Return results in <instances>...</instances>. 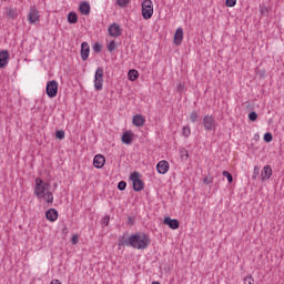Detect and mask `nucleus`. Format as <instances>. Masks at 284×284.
<instances>
[{"instance_id":"obj_1","label":"nucleus","mask_w":284,"mask_h":284,"mask_svg":"<svg viewBox=\"0 0 284 284\" xmlns=\"http://www.w3.org/2000/svg\"><path fill=\"white\" fill-rule=\"evenodd\" d=\"M119 247H133L134 250H146V247L150 245V236H148L145 233H135L133 235H130L129 237L126 235H123L119 242Z\"/></svg>"},{"instance_id":"obj_2","label":"nucleus","mask_w":284,"mask_h":284,"mask_svg":"<svg viewBox=\"0 0 284 284\" xmlns=\"http://www.w3.org/2000/svg\"><path fill=\"white\" fill-rule=\"evenodd\" d=\"M52 185L43 181L41 178H37L34 182V195L39 201H43L47 205L54 203V194L52 193Z\"/></svg>"},{"instance_id":"obj_3","label":"nucleus","mask_w":284,"mask_h":284,"mask_svg":"<svg viewBox=\"0 0 284 284\" xmlns=\"http://www.w3.org/2000/svg\"><path fill=\"white\" fill-rule=\"evenodd\" d=\"M142 8V17L148 21L149 19H152V16L154 14V3L152 0H143L141 3Z\"/></svg>"},{"instance_id":"obj_4","label":"nucleus","mask_w":284,"mask_h":284,"mask_svg":"<svg viewBox=\"0 0 284 284\" xmlns=\"http://www.w3.org/2000/svg\"><path fill=\"white\" fill-rule=\"evenodd\" d=\"M45 91L49 99H54V97L59 94V82H57V80L49 81Z\"/></svg>"},{"instance_id":"obj_5","label":"nucleus","mask_w":284,"mask_h":284,"mask_svg":"<svg viewBox=\"0 0 284 284\" xmlns=\"http://www.w3.org/2000/svg\"><path fill=\"white\" fill-rule=\"evenodd\" d=\"M130 179L133 183V190L135 192H141V190L145 187V184L143 183V180H141V174H139V172H133Z\"/></svg>"},{"instance_id":"obj_6","label":"nucleus","mask_w":284,"mask_h":284,"mask_svg":"<svg viewBox=\"0 0 284 284\" xmlns=\"http://www.w3.org/2000/svg\"><path fill=\"white\" fill-rule=\"evenodd\" d=\"M203 125L206 132H214L216 131V119H214L213 115L207 114L203 118Z\"/></svg>"},{"instance_id":"obj_7","label":"nucleus","mask_w":284,"mask_h":284,"mask_svg":"<svg viewBox=\"0 0 284 284\" xmlns=\"http://www.w3.org/2000/svg\"><path fill=\"white\" fill-rule=\"evenodd\" d=\"M94 88L98 91L103 90V68H98L94 74Z\"/></svg>"},{"instance_id":"obj_8","label":"nucleus","mask_w":284,"mask_h":284,"mask_svg":"<svg viewBox=\"0 0 284 284\" xmlns=\"http://www.w3.org/2000/svg\"><path fill=\"white\" fill-rule=\"evenodd\" d=\"M27 19L31 24L39 23V21H41V14H39V10H37V7L30 8Z\"/></svg>"},{"instance_id":"obj_9","label":"nucleus","mask_w":284,"mask_h":284,"mask_svg":"<svg viewBox=\"0 0 284 284\" xmlns=\"http://www.w3.org/2000/svg\"><path fill=\"white\" fill-rule=\"evenodd\" d=\"M108 32L110 37L116 39L121 37L123 29H121V26L119 23H112L109 26Z\"/></svg>"},{"instance_id":"obj_10","label":"nucleus","mask_w":284,"mask_h":284,"mask_svg":"<svg viewBox=\"0 0 284 284\" xmlns=\"http://www.w3.org/2000/svg\"><path fill=\"white\" fill-rule=\"evenodd\" d=\"M156 170L159 174H168V172H170V162L165 160L160 161L156 165Z\"/></svg>"},{"instance_id":"obj_11","label":"nucleus","mask_w":284,"mask_h":284,"mask_svg":"<svg viewBox=\"0 0 284 284\" xmlns=\"http://www.w3.org/2000/svg\"><path fill=\"white\" fill-rule=\"evenodd\" d=\"M164 225H168L171 230H179L181 223H179V220L168 216L164 217Z\"/></svg>"},{"instance_id":"obj_12","label":"nucleus","mask_w":284,"mask_h":284,"mask_svg":"<svg viewBox=\"0 0 284 284\" xmlns=\"http://www.w3.org/2000/svg\"><path fill=\"white\" fill-rule=\"evenodd\" d=\"M93 165L97 168V170H101V168L105 165V156L102 154H97L93 159Z\"/></svg>"},{"instance_id":"obj_13","label":"nucleus","mask_w":284,"mask_h":284,"mask_svg":"<svg viewBox=\"0 0 284 284\" xmlns=\"http://www.w3.org/2000/svg\"><path fill=\"white\" fill-rule=\"evenodd\" d=\"M271 178H272V166L265 165L261 172V179L263 183H265V181H270Z\"/></svg>"},{"instance_id":"obj_14","label":"nucleus","mask_w":284,"mask_h":284,"mask_svg":"<svg viewBox=\"0 0 284 284\" xmlns=\"http://www.w3.org/2000/svg\"><path fill=\"white\" fill-rule=\"evenodd\" d=\"M89 57H90V44H88V42H82V44H81L82 61H88Z\"/></svg>"},{"instance_id":"obj_15","label":"nucleus","mask_w":284,"mask_h":284,"mask_svg":"<svg viewBox=\"0 0 284 284\" xmlns=\"http://www.w3.org/2000/svg\"><path fill=\"white\" fill-rule=\"evenodd\" d=\"M10 61V53L7 50L0 51V68H6Z\"/></svg>"},{"instance_id":"obj_16","label":"nucleus","mask_w":284,"mask_h":284,"mask_svg":"<svg viewBox=\"0 0 284 284\" xmlns=\"http://www.w3.org/2000/svg\"><path fill=\"white\" fill-rule=\"evenodd\" d=\"M47 221L54 223L59 219V212L55 209H49L45 213Z\"/></svg>"},{"instance_id":"obj_17","label":"nucleus","mask_w":284,"mask_h":284,"mask_svg":"<svg viewBox=\"0 0 284 284\" xmlns=\"http://www.w3.org/2000/svg\"><path fill=\"white\" fill-rule=\"evenodd\" d=\"M173 43L175 45H181V43H183V29L182 28H178L174 37H173Z\"/></svg>"},{"instance_id":"obj_18","label":"nucleus","mask_w":284,"mask_h":284,"mask_svg":"<svg viewBox=\"0 0 284 284\" xmlns=\"http://www.w3.org/2000/svg\"><path fill=\"white\" fill-rule=\"evenodd\" d=\"M132 123L135 128H143V125H145V118L141 114H136L133 116Z\"/></svg>"},{"instance_id":"obj_19","label":"nucleus","mask_w":284,"mask_h":284,"mask_svg":"<svg viewBox=\"0 0 284 284\" xmlns=\"http://www.w3.org/2000/svg\"><path fill=\"white\" fill-rule=\"evenodd\" d=\"M134 141V133L132 131H126L122 134V143L130 145Z\"/></svg>"},{"instance_id":"obj_20","label":"nucleus","mask_w":284,"mask_h":284,"mask_svg":"<svg viewBox=\"0 0 284 284\" xmlns=\"http://www.w3.org/2000/svg\"><path fill=\"white\" fill-rule=\"evenodd\" d=\"M79 10H80L81 14H84V16L90 14V3L82 2L79 7Z\"/></svg>"},{"instance_id":"obj_21","label":"nucleus","mask_w":284,"mask_h":284,"mask_svg":"<svg viewBox=\"0 0 284 284\" xmlns=\"http://www.w3.org/2000/svg\"><path fill=\"white\" fill-rule=\"evenodd\" d=\"M7 17L9 19H17L19 17V10L17 8L7 9Z\"/></svg>"},{"instance_id":"obj_22","label":"nucleus","mask_w":284,"mask_h":284,"mask_svg":"<svg viewBox=\"0 0 284 284\" xmlns=\"http://www.w3.org/2000/svg\"><path fill=\"white\" fill-rule=\"evenodd\" d=\"M128 79L129 81H136V79H139V71L131 69L128 72Z\"/></svg>"},{"instance_id":"obj_23","label":"nucleus","mask_w":284,"mask_h":284,"mask_svg":"<svg viewBox=\"0 0 284 284\" xmlns=\"http://www.w3.org/2000/svg\"><path fill=\"white\" fill-rule=\"evenodd\" d=\"M68 21L70 23H77L79 21V16H77L74 12H70L68 14Z\"/></svg>"},{"instance_id":"obj_24","label":"nucleus","mask_w":284,"mask_h":284,"mask_svg":"<svg viewBox=\"0 0 284 284\" xmlns=\"http://www.w3.org/2000/svg\"><path fill=\"white\" fill-rule=\"evenodd\" d=\"M182 134L187 139L190 134H192V130L190 129V126H183Z\"/></svg>"},{"instance_id":"obj_25","label":"nucleus","mask_w":284,"mask_h":284,"mask_svg":"<svg viewBox=\"0 0 284 284\" xmlns=\"http://www.w3.org/2000/svg\"><path fill=\"white\" fill-rule=\"evenodd\" d=\"M190 119L192 123H196V121H199V113H196V111H192L190 114Z\"/></svg>"},{"instance_id":"obj_26","label":"nucleus","mask_w":284,"mask_h":284,"mask_svg":"<svg viewBox=\"0 0 284 284\" xmlns=\"http://www.w3.org/2000/svg\"><path fill=\"white\" fill-rule=\"evenodd\" d=\"M203 183H204V185H212V183H214V178H212V176H205V178L203 179Z\"/></svg>"},{"instance_id":"obj_27","label":"nucleus","mask_w":284,"mask_h":284,"mask_svg":"<svg viewBox=\"0 0 284 284\" xmlns=\"http://www.w3.org/2000/svg\"><path fill=\"white\" fill-rule=\"evenodd\" d=\"M222 174H223V176H225L227 179L229 183H232V181H234L232 173H230L227 171H223Z\"/></svg>"},{"instance_id":"obj_28","label":"nucleus","mask_w":284,"mask_h":284,"mask_svg":"<svg viewBox=\"0 0 284 284\" xmlns=\"http://www.w3.org/2000/svg\"><path fill=\"white\" fill-rule=\"evenodd\" d=\"M108 50L109 52H114V50H116V42L114 41L109 42Z\"/></svg>"},{"instance_id":"obj_29","label":"nucleus","mask_w":284,"mask_h":284,"mask_svg":"<svg viewBox=\"0 0 284 284\" xmlns=\"http://www.w3.org/2000/svg\"><path fill=\"white\" fill-rule=\"evenodd\" d=\"M130 1L131 0H116V3L120 6V8H125Z\"/></svg>"},{"instance_id":"obj_30","label":"nucleus","mask_w":284,"mask_h":284,"mask_svg":"<svg viewBox=\"0 0 284 284\" xmlns=\"http://www.w3.org/2000/svg\"><path fill=\"white\" fill-rule=\"evenodd\" d=\"M226 8H234L236 6V0H225Z\"/></svg>"},{"instance_id":"obj_31","label":"nucleus","mask_w":284,"mask_h":284,"mask_svg":"<svg viewBox=\"0 0 284 284\" xmlns=\"http://www.w3.org/2000/svg\"><path fill=\"white\" fill-rule=\"evenodd\" d=\"M55 136H57V139L63 140V139H65V132L57 131Z\"/></svg>"},{"instance_id":"obj_32","label":"nucleus","mask_w":284,"mask_h":284,"mask_svg":"<svg viewBox=\"0 0 284 284\" xmlns=\"http://www.w3.org/2000/svg\"><path fill=\"white\" fill-rule=\"evenodd\" d=\"M272 139H273L272 133H265L264 134V141L266 143H272Z\"/></svg>"},{"instance_id":"obj_33","label":"nucleus","mask_w":284,"mask_h":284,"mask_svg":"<svg viewBox=\"0 0 284 284\" xmlns=\"http://www.w3.org/2000/svg\"><path fill=\"white\" fill-rule=\"evenodd\" d=\"M125 187H128V183H125L124 181L119 182L118 190L123 191L125 190Z\"/></svg>"},{"instance_id":"obj_34","label":"nucleus","mask_w":284,"mask_h":284,"mask_svg":"<svg viewBox=\"0 0 284 284\" xmlns=\"http://www.w3.org/2000/svg\"><path fill=\"white\" fill-rule=\"evenodd\" d=\"M248 119L250 121H256V119H258V114H256V112H251L248 114Z\"/></svg>"},{"instance_id":"obj_35","label":"nucleus","mask_w":284,"mask_h":284,"mask_svg":"<svg viewBox=\"0 0 284 284\" xmlns=\"http://www.w3.org/2000/svg\"><path fill=\"white\" fill-rule=\"evenodd\" d=\"M72 245H77L79 243V235L74 234L71 237Z\"/></svg>"},{"instance_id":"obj_36","label":"nucleus","mask_w":284,"mask_h":284,"mask_svg":"<svg viewBox=\"0 0 284 284\" xmlns=\"http://www.w3.org/2000/svg\"><path fill=\"white\" fill-rule=\"evenodd\" d=\"M244 284H254V278L252 276L244 278Z\"/></svg>"},{"instance_id":"obj_37","label":"nucleus","mask_w":284,"mask_h":284,"mask_svg":"<svg viewBox=\"0 0 284 284\" xmlns=\"http://www.w3.org/2000/svg\"><path fill=\"white\" fill-rule=\"evenodd\" d=\"M93 50H94V52H101V44L100 43H95L93 45Z\"/></svg>"},{"instance_id":"obj_38","label":"nucleus","mask_w":284,"mask_h":284,"mask_svg":"<svg viewBox=\"0 0 284 284\" xmlns=\"http://www.w3.org/2000/svg\"><path fill=\"white\" fill-rule=\"evenodd\" d=\"M253 139L254 141H261V135L258 133H255Z\"/></svg>"},{"instance_id":"obj_39","label":"nucleus","mask_w":284,"mask_h":284,"mask_svg":"<svg viewBox=\"0 0 284 284\" xmlns=\"http://www.w3.org/2000/svg\"><path fill=\"white\" fill-rule=\"evenodd\" d=\"M103 223H105L108 225V223H110V216H104L103 217Z\"/></svg>"},{"instance_id":"obj_40","label":"nucleus","mask_w":284,"mask_h":284,"mask_svg":"<svg viewBox=\"0 0 284 284\" xmlns=\"http://www.w3.org/2000/svg\"><path fill=\"white\" fill-rule=\"evenodd\" d=\"M62 232H63V234H68V227L67 226H64L63 229H62Z\"/></svg>"},{"instance_id":"obj_41","label":"nucleus","mask_w":284,"mask_h":284,"mask_svg":"<svg viewBox=\"0 0 284 284\" xmlns=\"http://www.w3.org/2000/svg\"><path fill=\"white\" fill-rule=\"evenodd\" d=\"M254 172H255V173H258L257 166L254 168Z\"/></svg>"}]
</instances>
